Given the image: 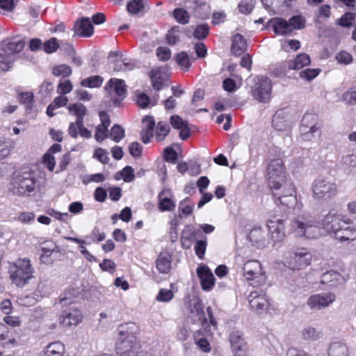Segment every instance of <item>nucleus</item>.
Returning <instances> with one entry per match:
<instances>
[{"instance_id":"1","label":"nucleus","mask_w":356,"mask_h":356,"mask_svg":"<svg viewBox=\"0 0 356 356\" xmlns=\"http://www.w3.org/2000/svg\"><path fill=\"white\" fill-rule=\"evenodd\" d=\"M290 231L296 236H305L307 238H316L318 234L316 222L308 213L296 216L290 224Z\"/></svg>"},{"instance_id":"2","label":"nucleus","mask_w":356,"mask_h":356,"mask_svg":"<svg viewBox=\"0 0 356 356\" xmlns=\"http://www.w3.org/2000/svg\"><path fill=\"white\" fill-rule=\"evenodd\" d=\"M10 278L17 287H23L33 277V268L28 259H19L9 269Z\"/></svg>"},{"instance_id":"3","label":"nucleus","mask_w":356,"mask_h":356,"mask_svg":"<svg viewBox=\"0 0 356 356\" xmlns=\"http://www.w3.org/2000/svg\"><path fill=\"white\" fill-rule=\"evenodd\" d=\"M36 179L33 172H23L14 175L12 181V192L21 196L30 195L36 187Z\"/></svg>"},{"instance_id":"4","label":"nucleus","mask_w":356,"mask_h":356,"mask_svg":"<svg viewBox=\"0 0 356 356\" xmlns=\"http://www.w3.org/2000/svg\"><path fill=\"white\" fill-rule=\"evenodd\" d=\"M286 186L284 191V192H286V194H283L281 191L272 192L275 203L283 209L300 210L302 205L300 202H298L293 184H288Z\"/></svg>"},{"instance_id":"5","label":"nucleus","mask_w":356,"mask_h":356,"mask_svg":"<svg viewBox=\"0 0 356 356\" xmlns=\"http://www.w3.org/2000/svg\"><path fill=\"white\" fill-rule=\"evenodd\" d=\"M312 192L316 200L331 199L337 195V187L328 179L318 178L312 184Z\"/></svg>"},{"instance_id":"6","label":"nucleus","mask_w":356,"mask_h":356,"mask_svg":"<svg viewBox=\"0 0 356 356\" xmlns=\"http://www.w3.org/2000/svg\"><path fill=\"white\" fill-rule=\"evenodd\" d=\"M243 276L248 281H254L251 284L259 286L263 284L266 280L265 271L262 268L261 263L257 260H249L243 267Z\"/></svg>"},{"instance_id":"7","label":"nucleus","mask_w":356,"mask_h":356,"mask_svg":"<svg viewBox=\"0 0 356 356\" xmlns=\"http://www.w3.org/2000/svg\"><path fill=\"white\" fill-rule=\"evenodd\" d=\"M322 226L334 238L339 234L343 225H350V220H343L336 210H330L322 220Z\"/></svg>"},{"instance_id":"8","label":"nucleus","mask_w":356,"mask_h":356,"mask_svg":"<svg viewBox=\"0 0 356 356\" xmlns=\"http://www.w3.org/2000/svg\"><path fill=\"white\" fill-rule=\"evenodd\" d=\"M272 83L270 79L261 76L255 82L254 88L252 90V95L257 101L267 103L271 98Z\"/></svg>"},{"instance_id":"9","label":"nucleus","mask_w":356,"mask_h":356,"mask_svg":"<svg viewBox=\"0 0 356 356\" xmlns=\"http://www.w3.org/2000/svg\"><path fill=\"white\" fill-rule=\"evenodd\" d=\"M312 259V254L305 248H298L293 252L289 260V267L291 269H301L307 266Z\"/></svg>"},{"instance_id":"10","label":"nucleus","mask_w":356,"mask_h":356,"mask_svg":"<svg viewBox=\"0 0 356 356\" xmlns=\"http://www.w3.org/2000/svg\"><path fill=\"white\" fill-rule=\"evenodd\" d=\"M229 341L234 356H248V346L240 331H232L229 335Z\"/></svg>"},{"instance_id":"11","label":"nucleus","mask_w":356,"mask_h":356,"mask_svg":"<svg viewBox=\"0 0 356 356\" xmlns=\"http://www.w3.org/2000/svg\"><path fill=\"white\" fill-rule=\"evenodd\" d=\"M320 129V124L316 122V118L310 113L303 115L301 121L300 131L304 140H310V134L316 133Z\"/></svg>"},{"instance_id":"12","label":"nucleus","mask_w":356,"mask_h":356,"mask_svg":"<svg viewBox=\"0 0 356 356\" xmlns=\"http://www.w3.org/2000/svg\"><path fill=\"white\" fill-rule=\"evenodd\" d=\"M268 175L269 178V185H271L273 180L283 181L286 179L282 160L275 159L270 161L268 165Z\"/></svg>"},{"instance_id":"13","label":"nucleus","mask_w":356,"mask_h":356,"mask_svg":"<svg viewBox=\"0 0 356 356\" xmlns=\"http://www.w3.org/2000/svg\"><path fill=\"white\" fill-rule=\"evenodd\" d=\"M284 222V220L276 216H272L268 220L267 227L274 241H280L284 238L285 236Z\"/></svg>"},{"instance_id":"14","label":"nucleus","mask_w":356,"mask_h":356,"mask_svg":"<svg viewBox=\"0 0 356 356\" xmlns=\"http://www.w3.org/2000/svg\"><path fill=\"white\" fill-rule=\"evenodd\" d=\"M336 298L335 294L327 293L312 296L307 300V305L312 309H321L329 306Z\"/></svg>"},{"instance_id":"15","label":"nucleus","mask_w":356,"mask_h":356,"mask_svg":"<svg viewBox=\"0 0 356 356\" xmlns=\"http://www.w3.org/2000/svg\"><path fill=\"white\" fill-rule=\"evenodd\" d=\"M150 79L153 88L156 90H161L164 86V81L169 76L168 68L167 66L160 67L150 71Z\"/></svg>"},{"instance_id":"16","label":"nucleus","mask_w":356,"mask_h":356,"mask_svg":"<svg viewBox=\"0 0 356 356\" xmlns=\"http://www.w3.org/2000/svg\"><path fill=\"white\" fill-rule=\"evenodd\" d=\"M74 35L88 38L94 33V27L89 17H83L76 21L72 29Z\"/></svg>"},{"instance_id":"17","label":"nucleus","mask_w":356,"mask_h":356,"mask_svg":"<svg viewBox=\"0 0 356 356\" xmlns=\"http://www.w3.org/2000/svg\"><path fill=\"white\" fill-rule=\"evenodd\" d=\"M24 46L25 40L15 37L3 40L1 51L13 56L14 54L21 52Z\"/></svg>"},{"instance_id":"18","label":"nucleus","mask_w":356,"mask_h":356,"mask_svg":"<svg viewBox=\"0 0 356 356\" xmlns=\"http://www.w3.org/2000/svg\"><path fill=\"white\" fill-rule=\"evenodd\" d=\"M249 304L252 309L262 312L268 307V299L261 291H254L248 296Z\"/></svg>"},{"instance_id":"19","label":"nucleus","mask_w":356,"mask_h":356,"mask_svg":"<svg viewBox=\"0 0 356 356\" xmlns=\"http://www.w3.org/2000/svg\"><path fill=\"white\" fill-rule=\"evenodd\" d=\"M188 308L191 313V317L194 323L201 322L204 323L207 321L204 307L202 300L195 298L189 302Z\"/></svg>"},{"instance_id":"20","label":"nucleus","mask_w":356,"mask_h":356,"mask_svg":"<svg viewBox=\"0 0 356 356\" xmlns=\"http://www.w3.org/2000/svg\"><path fill=\"white\" fill-rule=\"evenodd\" d=\"M82 320L81 312L74 307H70L63 311L60 323L63 326L76 325Z\"/></svg>"},{"instance_id":"21","label":"nucleus","mask_w":356,"mask_h":356,"mask_svg":"<svg viewBox=\"0 0 356 356\" xmlns=\"http://www.w3.org/2000/svg\"><path fill=\"white\" fill-rule=\"evenodd\" d=\"M172 192L169 188H163L158 195L159 209L161 211H172L176 207L175 202L171 198Z\"/></svg>"},{"instance_id":"22","label":"nucleus","mask_w":356,"mask_h":356,"mask_svg":"<svg viewBox=\"0 0 356 356\" xmlns=\"http://www.w3.org/2000/svg\"><path fill=\"white\" fill-rule=\"evenodd\" d=\"M197 275L200 279L203 290L210 291L215 283V277L211 270L206 266H200L197 269Z\"/></svg>"},{"instance_id":"23","label":"nucleus","mask_w":356,"mask_h":356,"mask_svg":"<svg viewBox=\"0 0 356 356\" xmlns=\"http://www.w3.org/2000/svg\"><path fill=\"white\" fill-rule=\"evenodd\" d=\"M321 284L327 287H336L345 282L344 277L335 270H328L323 273L321 277Z\"/></svg>"},{"instance_id":"24","label":"nucleus","mask_w":356,"mask_h":356,"mask_svg":"<svg viewBox=\"0 0 356 356\" xmlns=\"http://www.w3.org/2000/svg\"><path fill=\"white\" fill-rule=\"evenodd\" d=\"M138 348L136 336L129 337L119 336L117 343V349L122 352L136 350Z\"/></svg>"},{"instance_id":"25","label":"nucleus","mask_w":356,"mask_h":356,"mask_svg":"<svg viewBox=\"0 0 356 356\" xmlns=\"http://www.w3.org/2000/svg\"><path fill=\"white\" fill-rule=\"evenodd\" d=\"M268 24L271 25L275 33L277 35H284L291 33L289 22L282 18L276 17L271 19Z\"/></svg>"},{"instance_id":"26","label":"nucleus","mask_w":356,"mask_h":356,"mask_svg":"<svg viewBox=\"0 0 356 356\" xmlns=\"http://www.w3.org/2000/svg\"><path fill=\"white\" fill-rule=\"evenodd\" d=\"M247 49L245 38L241 34H236L232 37L231 51L236 56H241Z\"/></svg>"},{"instance_id":"27","label":"nucleus","mask_w":356,"mask_h":356,"mask_svg":"<svg viewBox=\"0 0 356 356\" xmlns=\"http://www.w3.org/2000/svg\"><path fill=\"white\" fill-rule=\"evenodd\" d=\"M172 257L168 252H161L156 261L160 273L167 274L171 269Z\"/></svg>"},{"instance_id":"28","label":"nucleus","mask_w":356,"mask_h":356,"mask_svg":"<svg viewBox=\"0 0 356 356\" xmlns=\"http://www.w3.org/2000/svg\"><path fill=\"white\" fill-rule=\"evenodd\" d=\"M113 88L115 93L123 99L127 94V86L122 79H111L105 86V90Z\"/></svg>"},{"instance_id":"29","label":"nucleus","mask_w":356,"mask_h":356,"mask_svg":"<svg viewBox=\"0 0 356 356\" xmlns=\"http://www.w3.org/2000/svg\"><path fill=\"white\" fill-rule=\"evenodd\" d=\"M272 124L273 127L277 131H286L289 128V124L285 116L284 110L276 111L273 117Z\"/></svg>"},{"instance_id":"30","label":"nucleus","mask_w":356,"mask_h":356,"mask_svg":"<svg viewBox=\"0 0 356 356\" xmlns=\"http://www.w3.org/2000/svg\"><path fill=\"white\" fill-rule=\"evenodd\" d=\"M311 60L307 54H300L298 55L293 60L287 62V66L289 70H300L303 67L310 64Z\"/></svg>"},{"instance_id":"31","label":"nucleus","mask_w":356,"mask_h":356,"mask_svg":"<svg viewBox=\"0 0 356 356\" xmlns=\"http://www.w3.org/2000/svg\"><path fill=\"white\" fill-rule=\"evenodd\" d=\"M334 238L341 242L353 241L356 238V229L350 225H343Z\"/></svg>"},{"instance_id":"32","label":"nucleus","mask_w":356,"mask_h":356,"mask_svg":"<svg viewBox=\"0 0 356 356\" xmlns=\"http://www.w3.org/2000/svg\"><path fill=\"white\" fill-rule=\"evenodd\" d=\"M68 111L70 114L76 116L77 124L81 126L87 111L86 106L81 103L72 104L68 106Z\"/></svg>"},{"instance_id":"33","label":"nucleus","mask_w":356,"mask_h":356,"mask_svg":"<svg viewBox=\"0 0 356 356\" xmlns=\"http://www.w3.org/2000/svg\"><path fill=\"white\" fill-rule=\"evenodd\" d=\"M329 356H348V350L345 343L341 342H333L328 348Z\"/></svg>"},{"instance_id":"34","label":"nucleus","mask_w":356,"mask_h":356,"mask_svg":"<svg viewBox=\"0 0 356 356\" xmlns=\"http://www.w3.org/2000/svg\"><path fill=\"white\" fill-rule=\"evenodd\" d=\"M64 352L65 346L59 341L49 343L44 349L45 356H63Z\"/></svg>"},{"instance_id":"35","label":"nucleus","mask_w":356,"mask_h":356,"mask_svg":"<svg viewBox=\"0 0 356 356\" xmlns=\"http://www.w3.org/2000/svg\"><path fill=\"white\" fill-rule=\"evenodd\" d=\"M301 336L306 341H316L322 337L323 334L316 328L308 326L302 330Z\"/></svg>"},{"instance_id":"36","label":"nucleus","mask_w":356,"mask_h":356,"mask_svg":"<svg viewBox=\"0 0 356 356\" xmlns=\"http://www.w3.org/2000/svg\"><path fill=\"white\" fill-rule=\"evenodd\" d=\"M79 289H70L65 292L63 297L60 298V304L66 306L77 301L79 296Z\"/></svg>"},{"instance_id":"37","label":"nucleus","mask_w":356,"mask_h":356,"mask_svg":"<svg viewBox=\"0 0 356 356\" xmlns=\"http://www.w3.org/2000/svg\"><path fill=\"white\" fill-rule=\"evenodd\" d=\"M137 332L138 327L132 322L122 324L118 327V335L122 337L136 336Z\"/></svg>"},{"instance_id":"38","label":"nucleus","mask_w":356,"mask_h":356,"mask_svg":"<svg viewBox=\"0 0 356 356\" xmlns=\"http://www.w3.org/2000/svg\"><path fill=\"white\" fill-rule=\"evenodd\" d=\"M193 15L195 18L204 19L209 17V6L206 3H197L195 2V6L193 9Z\"/></svg>"},{"instance_id":"39","label":"nucleus","mask_w":356,"mask_h":356,"mask_svg":"<svg viewBox=\"0 0 356 356\" xmlns=\"http://www.w3.org/2000/svg\"><path fill=\"white\" fill-rule=\"evenodd\" d=\"M104 79L101 76L95 75L83 79L81 81V85L83 87L88 88H99L102 86Z\"/></svg>"},{"instance_id":"40","label":"nucleus","mask_w":356,"mask_h":356,"mask_svg":"<svg viewBox=\"0 0 356 356\" xmlns=\"http://www.w3.org/2000/svg\"><path fill=\"white\" fill-rule=\"evenodd\" d=\"M175 59L181 68L188 71L191 65V59L186 51H181L175 56Z\"/></svg>"},{"instance_id":"41","label":"nucleus","mask_w":356,"mask_h":356,"mask_svg":"<svg viewBox=\"0 0 356 356\" xmlns=\"http://www.w3.org/2000/svg\"><path fill=\"white\" fill-rule=\"evenodd\" d=\"M202 235L200 229H195L192 225H186L182 231L181 237L194 241L196 236Z\"/></svg>"},{"instance_id":"42","label":"nucleus","mask_w":356,"mask_h":356,"mask_svg":"<svg viewBox=\"0 0 356 356\" xmlns=\"http://www.w3.org/2000/svg\"><path fill=\"white\" fill-rule=\"evenodd\" d=\"M124 136V129L118 124L113 126L108 136L115 143H119Z\"/></svg>"},{"instance_id":"43","label":"nucleus","mask_w":356,"mask_h":356,"mask_svg":"<svg viewBox=\"0 0 356 356\" xmlns=\"http://www.w3.org/2000/svg\"><path fill=\"white\" fill-rule=\"evenodd\" d=\"M146 1V0H145ZM127 9L131 14H138L145 9L144 0H133L127 5Z\"/></svg>"},{"instance_id":"44","label":"nucleus","mask_w":356,"mask_h":356,"mask_svg":"<svg viewBox=\"0 0 356 356\" xmlns=\"http://www.w3.org/2000/svg\"><path fill=\"white\" fill-rule=\"evenodd\" d=\"M287 22H289L291 32H292L293 30L302 29L305 26V19L301 15L293 16Z\"/></svg>"},{"instance_id":"45","label":"nucleus","mask_w":356,"mask_h":356,"mask_svg":"<svg viewBox=\"0 0 356 356\" xmlns=\"http://www.w3.org/2000/svg\"><path fill=\"white\" fill-rule=\"evenodd\" d=\"M15 59L10 54L3 51L0 52V69L3 71H8L12 67Z\"/></svg>"},{"instance_id":"46","label":"nucleus","mask_w":356,"mask_h":356,"mask_svg":"<svg viewBox=\"0 0 356 356\" xmlns=\"http://www.w3.org/2000/svg\"><path fill=\"white\" fill-rule=\"evenodd\" d=\"M8 341L10 343H14L15 340L11 334V330L6 325L0 323V342Z\"/></svg>"},{"instance_id":"47","label":"nucleus","mask_w":356,"mask_h":356,"mask_svg":"<svg viewBox=\"0 0 356 356\" xmlns=\"http://www.w3.org/2000/svg\"><path fill=\"white\" fill-rule=\"evenodd\" d=\"M249 238L252 242L261 244L265 241V233L260 227L254 228L250 232Z\"/></svg>"},{"instance_id":"48","label":"nucleus","mask_w":356,"mask_h":356,"mask_svg":"<svg viewBox=\"0 0 356 356\" xmlns=\"http://www.w3.org/2000/svg\"><path fill=\"white\" fill-rule=\"evenodd\" d=\"M255 3V0H241L238 5L239 12L243 15L250 14L254 9Z\"/></svg>"},{"instance_id":"49","label":"nucleus","mask_w":356,"mask_h":356,"mask_svg":"<svg viewBox=\"0 0 356 356\" xmlns=\"http://www.w3.org/2000/svg\"><path fill=\"white\" fill-rule=\"evenodd\" d=\"M207 246V241L206 236H204L203 238H202L200 240H197L195 242V247H194L195 252L196 255L201 259H202L204 257Z\"/></svg>"},{"instance_id":"50","label":"nucleus","mask_w":356,"mask_h":356,"mask_svg":"<svg viewBox=\"0 0 356 356\" xmlns=\"http://www.w3.org/2000/svg\"><path fill=\"white\" fill-rule=\"evenodd\" d=\"M189 199L185 198L181 200L179 204V211L181 213H179L178 216L179 218H182V215L189 216L193 213V205L188 204Z\"/></svg>"},{"instance_id":"51","label":"nucleus","mask_w":356,"mask_h":356,"mask_svg":"<svg viewBox=\"0 0 356 356\" xmlns=\"http://www.w3.org/2000/svg\"><path fill=\"white\" fill-rule=\"evenodd\" d=\"M52 74L56 76H62L63 77H67L72 74V69L65 64H61L53 68Z\"/></svg>"},{"instance_id":"52","label":"nucleus","mask_w":356,"mask_h":356,"mask_svg":"<svg viewBox=\"0 0 356 356\" xmlns=\"http://www.w3.org/2000/svg\"><path fill=\"white\" fill-rule=\"evenodd\" d=\"M356 17V14L346 13L337 21V24L342 27H350Z\"/></svg>"},{"instance_id":"53","label":"nucleus","mask_w":356,"mask_h":356,"mask_svg":"<svg viewBox=\"0 0 356 356\" xmlns=\"http://www.w3.org/2000/svg\"><path fill=\"white\" fill-rule=\"evenodd\" d=\"M60 47L56 38H51L43 43L42 49L47 54H51L56 51Z\"/></svg>"},{"instance_id":"54","label":"nucleus","mask_w":356,"mask_h":356,"mask_svg":"<svg viewBox=\"0 0 356 356\" xmlns=\"http://www.w3.org/2000/svg\"><path fill=\"white\" fill-rule=\"evenodd\" d=\"M173 13L175 18L179 23L186 24L189 22L190 15L186 10L182 8H176Z\"/></svg>"},{"instance_id":"55","label":"nucleus","mask_w":356,"mask_h":356,"mask_svg":"<svg viewBox=\"0 0 356 356\" xmlns=\"http://www.w3.org/2000/svg\"><path fill=\"white\" fill-rule=\"evenodd\" d=\"M170 127L166 122H159L156 127V138L162 140L169 133Z\"/></svg>"},{"instance_id":"56","label":"nucleus","mask_w":356,"mask_h":356,"mask_svg":"<svg viewBox=\"0 0 356 356\" xmlns=\"http://www.w3.org/2000/svg\"><path fill=\"white\" fill-rule=\"evenodd\" d=\"M343 99L348 104L356 106V85L344 92Z\"/></svg>"},{"instance_id":"57","label":"nucleus","mask_w":356,"mask_h":356,"mask_svg":"<svg viewBox=\"0 0 356 356\" xmlns=\"http://www.w3.org/2000/svg\"><path fill=\"white\" fill-rule=\"evenodd\" d=\"M209 27L207 24H204L201 25H198L193 32V35L195 38L198 40H203L209 34Z\"/></svg>"},{"instance_id":"58","label":"nucleus","mask_w":356,"mask_h":356,"mask_svg":"<svg viewBox=\"0 0 356 356\" xmlns=\"http://www.w3.org/2000/svg\"><path fill=\"white\" fill-rule=\"evenodd\" d=\"M319 72L320 70L318 69L307 68L304 70H302L299 73V76L302 79H305L307 81H310L314 78H316L319 74Z\"/></svg>"},{"instance_id":"59","label":"nucleus","mask_w":356,"mask_h":356,"mask_svg":"<svg viewBox=\"0 0 356 356\" xmlns=\"http://www.w3.org/2000/svg\"><path fill=\"white\" fill-rule=\"evenodd\" d=\"M170 122L172 127L176 129H181L186 126H188V122L184 120L180 116L173 115L170 117Z\"/></svg>"},{"instance_id":"60","label":"nucleus","mask_w":356,"mask_h":356,"mask_svg":"<svg viewBox=\"0 0 356 356\" xmlns=\"http://www.w3.org/2000/svg\"><path fill=\"white\" fill-rule=\"evenodd\" d=\"M288 184H293L290 180L284 179L283 181H273L271 185H269L270 188L273 191H281L283 194H286L284 192L286 186Z\"/></svg>"},{"instance_id":"61","label":"nucleus","mask_w":356,"mask_h":356,"mask_svg":"<svg viewBox=\"0 0 356 356\" xmlns=\"http://www.w3.org/2000/svg\"><path fill=\"white\" fill-rule=\"evenodd\" d=\"M335 58L338 63L343 65H348L353 61L352 55L346 51H341L337 53L335 56Z\"/></svg>"},{"instance_id":"62","label":"nucleus","mask_w":356,"mask_h":356,"mask_svg":"<svg viewBox=\"0 0 356 356\" xmlns=\"http://www.w3.org/2000/svg\"><path fill=\"white\" fill-rule=\"evenodd\" d=\"M156 56L161 61H167L171 57V50L166 47H159L156 49Z\"/></svg>"},{"instance_id":"63","label":"nucleus","mask_w":356,"mask_h":356,"mask_svg":"<svg viewBox=\"0 0 356 356\" xmlns=\"http://www.w3.org/2000/svg\"><path fill=\"white\" fill-rule=\"evenodd\" d=\"M174 297V293L171 290L161 289L156 296V300L159 302H169Z\"/></svg>"},{"instance_id":"64","label":"nucleus","mask_w":356,"mask_h":356,"mask_svg":"<svg viewBox=\"0 0 356 356\" xmlns=\"http://www.w3.org/2000/svg\"><path fill=\"white\" fill-rule=\"evenodd\" d=\"M143 147L138 142H133L129 146V154L134 157H140L142 154Z\"/></svg>"}]
</instances>
